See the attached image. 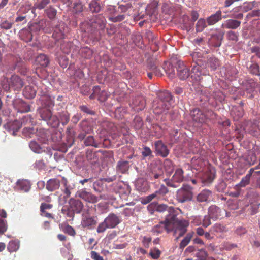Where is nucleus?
<instances>
[{
    "label": "nucleus",
    "mask_w": 260,
    "mask_h": 260,
    "mask_svg": "<svg viewBox=\"0 0 260 260\" xmlns=\"http://www.w3.org/2000/svg\"><path fill=\"white\" fill-rule=\"evenodd\" d=\"M60 187V181L58 179L53 178L49 179L46 184V189L50 191L58 189Z\"/></svg>",
    "instance_id": "30"
},
{
    "label": "nucleus",
    "mask_w": 260,
    "mask_h": 260,
    "mask_svg": "<svg viewBox=\"0 0 260 260\" xmlns=\"http://www.w3.org/2000/svg\"><path fill=\"white\" fill-rule=\"evenodd\" d=\"M7 126L10 131H13V135H15L16 132H17L21 127L22 122L18 120H16L12 122L8 123Z\"/></svg>",
    "instance_id": "36"
},
{
    "label": "nucleus",
    "mask_w": 260,
    "mask_h": 260,
    "mask_svg": "<svg viewBox=\"0 0 260 260\" xmlns=\"http://www.w3.org/2000/svg\"><path fill=\"white\" fill-rule=\"evenodd\" d=\"M171 107V103L155 101L153 104V112L155 114H166Z\"/></svg>",
    "instance_id": "6"
},
{
    "label": "nucleus",
    "mask_w": 260,
    "mask_h": 260,
    "mask_svg": "<svg viewBox=\"0 0 260 260\" xmlns=\"http://www.w3.org/2000/svg\"><path fill=\"white\" fill-rule=\"evenodd\" d=\"M132 105L134 111L139 112L144 109L146 102L143 97L138 96L133 100Z\"/></svg>",
    "instance_id": "20"
},
{
    "label": "nucleus",
    "mask_w": 260,
    "mask_h": 260,
    "mask_svg": "<svg viewBox=\"0 0 260 260\" xmlns=\"http://www.w3.org/2000/svg\"><path fill=\"white\" fill-rule=\"evenodd\" d=\"M206 54H204L200 51H194L191 53V56L195 64L200 66L205 67L206 65Z\"/></svg>",
    "instance_id": "13"
},
{
    "label": "nucleus",
    "mask_w": 260,
    "mask_h": 260,
    "mask_svg": "<svg viewBox=\"0 0 260 260\" xmlns=\"http://www.w3.org/2000/svg\"><path fill=\"white\" fill-rule=\"evenodd\" d=\"M202 67L195 64L192 66L191 71L189 73L191 78L196 81H199L201 76L207 75L206 73L203 72L201 70Z\"/></svg>",
    "instance_id": "19"
},
{
    "label": "nucleus",
    "mask_w": 260,
    "mask_h": 260,
    "mask_svg": "<svg viewBox=\"0 0 260 260\" xmlns=\"http://www.w3.org/2000/svg\"><path fill=\"white\" fill-rule=\"evenodd\" d=\"M135 186L136 189L142 192H145L149 188L148 182L143 178H139L136 182Z\"/></svg>",
    "instance_id": "25"
},
{
    "label": "nucleus",
    "mask_w": 260,
    "mask_h": 260,
    "mask_svg": "<svg viewBox=\"0 0 260 260\" xmlns=\"http://www.w3.org/2000/svg\"><path fill=\"white\" fill-rule=\"evenodd\" d=\"M99 0H92L89 4V8L92 13H98L101 9Z\"/></svg>",
    "instance_id": "43"
},
{
    "label": "nucleus",
    "mask_w": 260,
    "mask_h": 260,
    "mask_svg": "<svg viewBox=\"0 0 260 260\" xmlns=\"http://www.w3.org/2000/svg\"><path fill=\"white\" fill-rule=\"evenodd\" d=\"M170 232H173V235L176 236V240L183 236L187 232L189 222L185 219L179 220L174 213L170 214Z\"/></svg>",
    "instance_id": "1"
},
{
    "label": "nucleus",
    "mask_w": 260,
    "mask_h": 260,
    "mask_svg": "<svg viewBox=\"0 0 260 260\" xmlns=\"http://www.w3.org/2000/svg\"><path fill=\"white\" fill-rule=\"evenodd\" d=\"M98 223V218L96 216H92L88 213L83 214L81 220V225L83 228H87L91 229L94 228Z\"/></svg>",
    "instance_id": "9"
},
{
    "label": "nucleus",
    "mask_w": 260,
    "mask_h": 260,
    "mask_svg": "<svg viewBox=\"0 0 260 260\" xmlns=\"http://www.w3.org/2000/svg\"><path fill=\"white\" fill-rule=\"evenodd\" d=\"M59 116V122H61L62 125L67 124L70 120V115L68 112L66 111H63L58 114Z\"/></svg>",
    "instance_id": "47"
},
{
    "label": "nucleus",
    "mask_w": 260,
    "mask_h": 260,
    "mask_svg": "<svg viewBox=\"0 0 260 260\" xmlns=\"http://www.w3.org/2000/svg\"><path fill=\"white\" fill-rule=\"evenodd\" d=\"M259 126L258 119L247 122L245 129L252 135H255Z\"/></svg>",
    "instance_id": "23"
},
{
    "label": "nucleus",
    "mask_w": 260,
    "mask_h": 260,
    "mask_svg": "<svg viewBox=\"0 0 260 260\" xmlns=\"http://www.w3.org/2000/svg\"><path fill=\"white\" fill-rule=\"evenodd\" d=\"M29 147L35 153H41L43 152V148L35 141L30 142Z\"/></svg>",
    "instance_id": "55"
},
{
    "label": "nucleus",
    "mask_w": 260,
    "mask_h": 260,
    "mask_svg": "<svg viewBox=\"0 0 260 260\" xmlns=\"http://www.w3.org/2000/svg\"><path fill=\"white\" fill-rule=\"evenodd\" d=\"M192 187L187 184H183L176 193V199L179 203L190 201L193 198Z\"/></svg>",
    "instance_id": "5"
},
{
    "label": "nucleus",
    "mask_w": 260,
    "mask_h": 260,
    "mask_svg": "<svg viewBox=\"0 0 260 260\" xmlns=\"http://www.w3.org/2000/svg\"><path fill=\"white\" fill-rule=\"evenodd\" d=\"M36 94V90L32 86H26L23 91V94L27 99H33Z\"/></svg>",
    "instance_id": "35"
},
{
    "label": "nucleus",
    "mask_w": 260,
    "mask_h": 260,
    "mask_svg": "<svg viewBox=\"0 0 260 260\" xmlns=\"http://www.w3.org/2000/svg\"><path fill=\"white\" fill-rule=\"evenodd\" d=\"M93 93L90 95V99H94L98 98V100L101 102L105 101L108 95L105 90H101V88L98 86H95L93 87Z\"/></svg>",
    "instance_id": "11"
},
{
    "label": "nucleus",
    "mask_w": 260,
    "mask_h": 260,
    "mask_svg": "<svg viewBox=\"0 0 260 260\" xmlns=\"http://www.w3.org/2000/svg\"><path fill=\"white\" fill-rule=\"evenodd\" d=\"M208 215L213 219H217L222 216V210L215 205L211 206L208 209Z\"/></svg>",
    "instance_id": "26"
},
{
    "label": "nucleus",
    "mask_w": 260,
    "mask_h": 260,
    "mask_svg": "<svg viewBox=\"0 0 260 260\" xmlns=\"http://www.w3.org/2000/svg\"><path fill=\"white\" fill-rule=\"evenodd\" d=\"M45 12L47 16L51 19L55 18L57 14L56 10L51 6L47 8L45 10Z\"/></svg>",
    "instance_id": "58"
},
{
    "label": "nucleus",
    "mask_w": 260,
    "mask_h": 260,
    "mask_svg": "<svg viewBox=\"0 0 260 260\" xmlns=\"http://www.w3.org/2000/svg\"><path fill=\"white\" fill-rule=\"evenodd\" d=\"M117 167L121 173H124L128 170V162L127 161H120L118 162Z\"/></svg>",
    "instance_id": "53"
},
{
    "label": "nucleus",
    "mask_w": 260,
    "mask_h": 260,
    "mask_svg": "<svg viewBox=\"0 0 260 260\" xmlns=\"http://www.w3.org/2000/svg\"><path fill=\"white\" fill-rule=\"evenodd\" d=\"M84 144L86 146H93L95 148L100 147L101 143L97 142L92 136H89L84 139Z\"/></svg>",
    "instance_id": "37"
},
{
    "label": "nucleus",
    "mask_w": 260,
    "mask_h": 260,
    "mask_svg": "<svg viewBox=\"0 0 260 260\" xmlns=\"http://www.w3.org/2000/svg\"><path fill=\"white\" fill-rule=\"evenodd\" d=\"M47 124L53 128L57 127L59 124V119L56 115H51L47 121Z\"/></svg>",
    "instance_id": "50"
},
{
    "label": "nucleus",
    "mask_w": 260,
    "mask_h": 260,
    "mask_svg": "<svg viewBox=\"0 0 260 260\" xmlns=\"http://www.w3.org/2000/svg\"><path fill=\"white\" fill-rule=\"evenodd\" d=\"M1 85L6 91H9L11 88L14 90H19L24 85V82L19 76L14 75L9 79L4 78L2 81Z\"/></svg>",
    "instance_id": "2"
},
{
    "label": "nucleus",
    "mask_w": 260,
    "mask_h": 260,
    "mask_svg": "<svg viewBox=\"0 0 260 260\" xmlns=\"http://www.w3.org/2000/svg\"><path fill=\"white\" fill-rule=\"evenodd\" d=\"M39 113L42 119L47 121L51 116L52 115V112L50 109L46 108H40L39 111Z\"/></svg>",
    "instance_id": "40"
},
{
    "label": "nucleus",
    "mask_w": 260,
    "mask_h": 260,
    "mask_svg": "<svg viewBox=\"0 0 260 260\" xmlns=\"http://www.w3.org/2000/svg\"><path fill=\"white\" fill-rule=\"evenodd\" d=\"M84 9V5L80 1L75 3L73 8V12L74 15H78L82 13Z\"/></svg>",
    "instance_id": "46"
},
{
    "label": "nucleus",
    "mask_w": 260,
    "mask_h": 260,
    "mask_svg": "<svg viewBox=\"0 0 260 260\" xmlns=\"http://www.w3.org/2000/svg\"><path fill=\"white\" fill-rule=\"evenodd\" d=\"M192 237V233H188V234H187L186 236L183 238V239L180 243L179 248L183 249L185 247H186L190 242Z\"/></svg>",
    "instance_id": "52"
},
{
    "label": "nucleus",
    "mask_w": 260,
    "mask_h": 260,
    "mask_svg": "<svg viewBox=\"0 0 260 260\" xmlns=\"http://www.w3.org/2000/svg\"><path fill=\"white\" fill-rule=\"evenodd\" d=\"M206 26V20L204 19H200L196 24V31L197 32H202Z\"/></svg>",
    "instance_id": "56"
},
{
    "label": "nucleus",
    "mask_w": 260,
    "mask_h": 260,
    "mask_svg": "<svg viewBox=\"0 0 260 260\" xmlns=\"http://www.w3.org/2000/svg\"><path fill=\"white\" fill-rule=\"evenodd\" d=\"M36 60L42 67H47L49 63L48 57L46 55L42 54L37 56Z\"/></svg>",
    "instance_id": "48"
},
{
    "label": "nucleus",
    "mask_w": 260,
    "mask_h": 260,
    "mask_svg": "<svg viewBox=\"0 0 260 260\" xmlns=\"http://www.w3.org/2000/svg\"><path fill=\"white\" fill-rule=\"evenodd\" d=\"M62 231L64 233L68 234V235L72 236H75L76 234L74 229L69 224H67L63 227L62 229Z\"/></svg>",
    "instance_id": "62"
},
{
    "label": "nucleus",
    "mask_w": 260,
    "mask_h": 260,
    "mask_svg": "<svg viewBox=\"0 0 260 260\" xmlns=\"http://www.w3.org/2000/svg\"><path fill=\"white\" fill-rule=\"evenodd\" d=\"M41 101L42 106H43L42 108L50 109V108H52L54 105V101L49 96H42L41 98Z\"/></svg>",
    "instance_id": "34"
},
{
    "label": "nucleus",
    "mask_w": 260,
    "mask_h": 260,
    "mask_svg": "<svg viewBox=\"0 0 260 260\" xmlns=\"http://www.w3.org/2000/svg\"><path fill=\"white\" fill-rule=\"evenodd\" d=\"M133 124L136 129L138 130L141 129L143 125L142 118L139 116H136L134 119Z\"/></svg>",
    "instance_id": "60"
},
{
    "label": "nucleus",
    "mask_w": 260,
    "mask_h": 260,
    "mask_svg": "<svg viewBox=\"0 0 260 260\" xmlns=\"http://www.w3.org/2000/svg\"><path fill=\"white\" fill-rule=\"evenodd\" d=\"M125 18V15L120 14L117 16H110L108 17V20L112 22L116 23L123 21Z\"/></svg>",
    "instance_id": "57"
},
{
    "label": "nucleus",
    "mask_w": 260,
    "mask_h": 260,
    "mask_svg": "<svg viewBox=\"0 0 260 260\" xmlns=\"http://www.w3.org/2000/svg\"><path fill=\"white\" fill-rule=\"evenodd\" d=\"M172 100V96L170 92L168 91H163L158 93V99L156 101L162 102L163 103H171Z\"/></svg>",
    "instance_id": "32"
},
{
    "label": "nucleus",
    "mask_w": 260,
    "mask_h": 260,
    "mask_svg": "<svg viewBox=\"0 0 260 260\" xmlns=\"http://www.w3.org/2000/svg\"><path fill=\"white\" fill-rule=\"evenodd\" d=\"M256 159L255 154L253 152L250 153L244 159L245 166L247 165L249 167L253 165L256 162Z\"/></svg>",
    "instance_id": "45"
},
{
    "label": "nucleus",
    "mask_w": 260,
    "mask_h": 260,
    "mask_svg": "<svg viewBox=\"0 0 260 260\" xmlns=\"http://www.w3.org/2000/svg\"><path fill=\"white\" fill-rule=\"evenodd\" d=\"M19 248V242L17 241H11L7 246L8 250L10 252L16 251Z\"/></svg>",
    "instance_id": "54"
},
{
    "label": "nucleus",
    "mask_w": 260,
    "mask_h": 260,
    "mask_svg": "<svg viewBox=\"0 0 260 260\" xmlns=\"http://www.w3.org/2000/svg\"><path fill=\"white\" fill-rule=\"evenodd\" d=\"M150 69L152 72L148 73L147 75L150 79H152L153 75L154 74L156 76H159L160 75V71L157 68L156 65H153L150 67Z\"/></svg>",
    "instance_id": "63"
},
{
    "label": "nucleus",
    "mask_w": 260,
    "mask_h": 260,
    "mask_svg": "<svg viewBox=\"0 0 260 260\" xmlns=\"http://www.w3.org/2000/svg\"><path fill=\"white\" fill-rule=\"evenodd\" d=\"M224 34L222 32H219L213 35L212 38L213 40H215L216 42L214 44V46L215 47H219L221 44V41L223 40Z\"/></svg>",
    "instance_id": "51"
},
{
    "label": "nucleus",
    "mask_w": 260,
    "mask_h": 260,
    "mask_svg": "<svg viewBox=\"0 0 260 260\" xmlns=\"http://www.w3.org/2000/svg\"><path fill=\"white\" fill-rule=\"evenodd\" d=\"M77 196L80 198L89 203H95L98 201L96 196L85 189H81L77 192Z\"/></svg>",
    "instance_id": "12"
},
{
    "label": "nucleus",
    "mask_w": 260,
    "mask_h": 260,
    "mask_svg": "<svg viewBox=\"0 0 260 260\" xmlns=\"http://www.w3.org/2000/svg\"><path fill=\"white\" fill-rule=\"evenodd\" d=\"M36 136L38 140L42 143H46L48 141V136L44 129H40L37 131Z\"/></svg>",
    "instance_id": "42"
},
{
    "label": "nucleus",
    "mask_w": 260,
    "mask_h": 260,
    "mask_svg": "<svg viewBox=\"0 0 260 260\" xmlns=\"http://www.w3.org/2000/svg\"><path fill=\"white\" fill-rule=\"evenodd\" d=\"M228 229L226 226L219 223L214 224L210 228V232L213 234L215 236H218L221 234L226 233Z\"/></svg>",
    "instance_id": "22"
},
{
    "label": "nucleus",
    "mask_w": 260,
    "mask_h": 260,
    "mask_svg": "<svg viewBox=\"0 0 260 260\" xmlns=\"http://www.w3.org/2000/svg\"><path fill=\"white\" fill-rule=\"evenodd\" d=\"M106 24V20L105 17L99 15L93 17L89 21L83 23L84 25H87V30L85 31H94L103 30Z\"/></svg>",
    "instance_id": "4"
},
{
    "label": "nucleus",
    "mask_w": 260,
    "mask_h": 260,
    "mask_svg": "<svg viewBox=\"0 0 260 260\" xmlns=\"http://www.w3.org/2000/svg\"><path fill=\"white\" fill-rule=\"evenodd\" d=\"M154 144L157 154L163 157H166L168 155L169 150L161 140L156 141Z\"/></svg>",
    "instance_id": "15"
},
{
    "label": "nucleus",
    "mask_w": 260,
    "mask_h": 260,
    "mask_svg": "<svg viewBox=\"0 0 260 260\" xmlns=\"http://www.w3.org/2000/svg\"><path fill=\"white\" fill-rule=\"evenodd\" d=\"M14 108L20 113H26L30 110V106L20 99L15 100L13 102Z\"/></svg>",
    "instance_id": "17"
},
{
    "label": "nucleus",
    "mask_w": 260,
    "mask_h": 260,
    "mask_svg": "<svg viewBox=\"0 0 260 260\" xmlns=\"http://www.w3.org/2000/svg\"><path fill=\"white\" fill-rule=\"evenodd\" d=\"M7 216L6 211H0V235L3 234L7 230V221L3 219L6 218Z\"/></svg>",
    "instance_id": "33"
},
{
    "label": "nucleus",
    "mask_w": 260,
    "mask_h": 260,
    "mask_svg": "<svg viewBox=\"0 0 260 260\" xmlns=\"http://www.w3.org/2000/svg\"><path fill=\"white\" fill-rule=\"evenodd\" d=\"M35 26H37V25H32L28 28L22 29L20 32L21 39L25 42L31 41L32 39V34L31 31Z\"/></svg>",
    "instance_id": "24"
},
{
    "label": "nucleus",
    "mask_w": 260,
    "mask_h": 260,
    "mask_svg": "<svg viewBox=\"0 0 260 260\" xmlns=\"http://www.w3.org/2000/svg\"><path fill=\"white\" fill-rule=\"evenodd\" d=\"M191 115L192 119L196 122L203 123L206 122V117L205 115V112L201 111L199 108L193 109L191 111Z\"/></svg>",
    "instance_id": "16"
},
{
    "label": "nucleus",
    "mask_w": 260,
    "mask_h": 260,
    "mask_svg": "<svg viewBox=\"0 0 260 260\" xmlns=\"http://www.w3.org/2000/svg\"><path fill=\"white\" fill-rule=\"evenodd\" d=\"M215 178V171L214 170H209L204 173L202 176L203 182L211 183Z\"/></svg>",
    "instance_id": "31"
},
{
    "label": "nucleus",
    "mask_w": 260,
    "mask_h": 260,
    "mask_svg": "<svg viewBox=\"0 0 260 260\" xmlns=\"http://www.w3.org/2000/svg\"><path fill=\"white\" fill-rule=\"evenodd\" d=\"M241 24L240 21L235 19H228L225 21L221 25V27L226 29H235L238 28Z\"/></svg>",
    "instance_id": "27"
},
{
    "label": "nucleus",
    "mask_w": 260,
    "mask_h": 260,
    "mask_svg": "<svg viewBox=\"0 0 260 260\" xmlns=\"http://www.w3.org/2000/svg\"><path fill=\"white\" fill-rule=\"evenodd\" d=\"M257 4L258 3L255 1L244 3L243 6V10L245 12H247L252 10L253 8L256 7Z\"/></svg>",
    "instance_id": "59"
},
{
    "label": "nucleus",
    "mask_w": 260,
    "mask_h": 260,
    "mask_svg": "<svg viewBox=\"0 0 260 260\" xmlns=\"http://www.w3.org/2000/svg\"><path fill=\"white\" fill-rule=\"evenodd\" d=\"M231 115L235 121H238L243 117L244 110L241 106H234L231 110Z\"/></svg>",
    "instance_id": "28"
},
{
    "label": "nucleus",
    "mask_w": 260,
    "mask_h": 260,
    "mask_svg": "<svg viewBox=\"0 0 260 260\" xmlns=\"http://www.w3.org/2000/svg\"><path fill=\"white\" fill-rule=\"evenodd\" d=\"M70 207L73 212L72 215L70 216H73L74 213L79 214L81 213L83 208V204L82 202L79 200L71 199L69 201Z\"/></svg>",
    "instance_id": "14"
},
{
    "label": "nucleus",
    "mask_w": 260,
    "mask_h": 260,
    "mask_svg": "<svg viewBox=\"0 0 260 260\" xmlns=\"http://www.w3.org/2000/svg\"><path fill=\"white\" fill-rule=\"evenodd\" d=\"M171 227L170 223V215L167 217L164 221H161L159 224L155 225L152 231L157 234L162 233L164 231H166L168 233L170 232Z\"/></svg>",
    "instance_id": "10"
},
{
    "label": "nucleus",
    "mask_w": 260,
    "mask_h": 260,
    "mask_svg": "<svg viewBox=\"0 0 260 260\" xmlns=\"http://www.w3.org/2000/svg\"><path fill=\"white\" fill-rule=\"evenodd\" d=\"M222 19V12L218 10L215 14L211 15L207 18V22L209 25H213Z\"/></svg>",
    "instance_id": "29"
},
{
    "label": "nucleus",
    "mask_w": 260,
    "mask_h": 260,
    "mask_svg": "<svg viewBox=\"0 0 260 260\" xmlns=\"http://www.w3.org/2000/svg\"><path fill=\"white\" fill-rule=\"evenodd\" d=\"M169 192L168 188L164 185H161L158 190L155 191L158 196V198H160L161 196H164Z\"/></svg>",
    "instance_id": "64"
},
{
    "label": "nucleus",
    "mask_w": 260,
    "mask_h": 260,
    "mask_svg": "<svg viewBox=\"0 0 260 260\" xmlns=\"http://www.w3.org/2000/svg\"><path fill=\"white\" fill-rule=\"evenodd\" d=\"M163 176V172L161 170L159 171H152L147 173V178L153 181Z\"/></svg>",
    "instance_id": "44"
},
{
    "label": "nucleus",
    "mask_w": 260,
    "mask_h": 260,
    "mask_svg": "<svg viewBox=\"0 0 260 260\" xmlns=\"http://www.w3.org/2000/svg\"><path fill=\"white\" fill-rule=\"evenodd\" d=\"M121 222L119 217L114 213H110L102 222L99 224L96 231L98 233H103L107 229L115 228Z\"/></svg>",
    "instance_id": "3"
},
{
    "label": "nucleus",
    "mask_w": 260,
    "mask_h": 260,
    "mask_svg": "<svg viewBox=\"0 0 260 260\" xmlns=\"http://www.w3.org/2000/svg\"><path fill=\"white\" fill-rule=\"evenodd\" d=\"M31 187L30 182L26 179H19L16 184L15 188L23 192H28Z\"/></svg>",
    "instance_id": "21"
},
{
    "label": "nucleus",
    "mask_w": 260,
    "mask_h": 260,
    "mask_svg": "<svg viewBox=\"0 0 260 260\" xmlns=\"http://www.w3.org/2000/svg\"><path fill=\"white\" fill-rule=\"evenodd\" d=\"M250 177L249 175H246L243 177L241 181L237 185L239 187H244L248 185L250 183Z\"/></svg>",
    "instance_id": "61"
},
{
    "label": "nucleus",
    "mask_w": 260,
    "mask_h": 260,
    "mask_svg": "<svg viewBox=\"0 0 260 260\" xmlns=\"http://www.w3.org/2000/svg\"><path fill=\"white\" fill-rule=\"evenodd\" d=\"M64 24H62L61 25H60L59 27L56 28V29L54 30L52 34V37H54L56 40H59L64 38V30H62V29L64 28Z\"/></svg>",
    "instance_id": "41"
},
{
    "label": "nucleus",
    "mask_w": 260,
    "mask_h": 260,
    "mask_svg": "<svg viewBox=\"0 0 260 260\" xmlns=\"http://www.w3.org/2000/svg\"><path fill=\"white\" fill-rule=\"evenodd\" d=\"M172 180L174 182L180 183L183 181L184 179L183 171L181 168H177L172 176Z\"/></svg>",
    "instance_id": "39"
},
{
    "label": "nucleus",
    "mask_w": 260,
    "mask_h": 260,
    "mask_svg": "<svg viewBox=\"0 0 260 260\" xmlns=\"http://www.w3.org/2000/svg\"><path fill=\"white\" fill-rule=\"evenodd\" d=\"M208 64L212 70H215L220 66V62L217 58L212 56L208 59Z\"/></svg>",
    "instance_id": "49"
},
{
    "label": "nucleus",
    "mask_w": 260,
    "mask_h": 260,
    "mask_svg": "<svg viewBox=\"0 0 260 260\" xmlns=\"http://www.w3.org/2000/svg\"><path fill=\"white\" fill-rule=\"evenodd\" d=\"M79 127L80 133L78 138L81 140H83L87 134H90L93 131L92 126L86 120H82L79 124Z\"/></svg>",
    "instance_id": "8"
},
{
    "label": "nucleus",
    "mask_w": 260,
    "mask_h": 260,
    "mask_svg": "<svg viewBox=\"0 0 260 260\" xmlns=\"http://www.w3.org/2000/svg\"><path fill=\"white\" fill-rule=\"evenodd\" d=\"M102 129L99 132V137L103 138L104 142H106L107 139L105 138L108 133H112L114 131V123L109 121L105 120L101 123Z\"/></svg>",
    "instance_id": "7"
},
{
    "label": "nucleus",
    "mask_w": 260,
    "mask_h": 260,
    "mask_svg": "<svg viewBox=\"0 0 260 260\" xmlns=\"http://www.w3.org/2000/svg\"><path fill=\"white\" fill-rule=\"evenodd\" d=\"M212 192L209 190H202L197 197V200L199 202L207 201L211 196Z\"/></svg>",
    "instance_id": "38"
},
{
    "label": "nucleus",
    "mask_w": 260,
    "mask_h": 260,
    "mask_svg": "<svg viewBox=\"0 0 260 260\" xmlns=\"http://www.w3.org/2000/svg\"><path fill=\"white\" fill-rule=\"evenodd\" d=\"M177 75L181 80H185L189 76V70L183 62H178Z\"/></svg>",
    "instance_id": "18"
}]
</instances>
